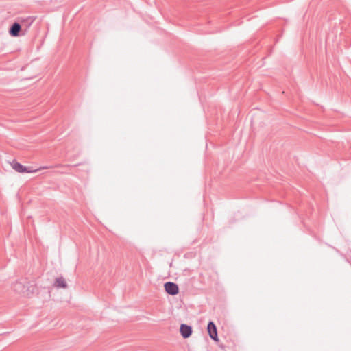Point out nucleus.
Listing matches in <instances>:
<instances>
[{"instance_id":"f257e3e1","label":"nucleus","mask_w":351,"mask_h":351,"mask_svg":"<svg viewBox=\"0 0 351 351\" xmlns=\"http://www.w3.org/2000/svg\"><path fill=\"white\" fill-rule=\"evenodd\" d=\"M12 167L13 169H14L16 172L24 173H36L42 169H47L50 168L51 167L48 166H42L38 169H33L32 167H26L23 165L22 164L18 162L16 160H13L12 162Z\"/></svg>"},{"instance_id":"f03ea898","label":"nucleus","mask_w":351,"mask_h":351,"mask_svg":"<svg viewBox=\"0 0 351 351\" xmlns=\"http://www.w3.org/2000/svg\"><path fill=\"white\" fill-rule=\"evenodd\" d=\"M164 288L167 293L170 295H176L179 293L178 285L173 282H166Z\"/></svg>"},{"instance_id":"7ed1b4c3","label":"nucleus","mask_w":351,"mask_h":351,"mask_svg":"<svg viewBox=\"0 0 351 351\" xmlns=\"http://www.w3.org/2000/svg\"><path fill=\"white\" fill-rule=\"evenodd\" d=\"M207 331L209 337L215 341H219L217 328L213 321H209L207 325Z\"/></svg>"},{"instance_id":"20e7f679","label":"nucleus","mask_w":351,"mask_h":351,"mask_svg":"<svg viewBox=\"0 0 351 351\" xmlns=\"http://www.w3.org/2000/svg\"><path fill=\"white\" fill-rule=\"evenodd\" d=\"M180 332L184 339H187L193 332L192 327L186 324H182L180 327Z\"/></svg>"},{"instance_id":"39448f33","label":"nucleus","mask_w":351,"mask_h":351,"mask_svg":"<svg viewBox=\"0 0 351 351\" xmlns=\"http://www.w3.org/2000/svg\"><path fill=\"white\" fill-rule=\"evenodd\" d=\"M21 30V25L18 22L13 23L10 29L9 34L13 37H17L20 35V31Z\"/></svg>"},{"instance_id":"423d86ee","label":"nucleus","mask_w":351,"mask_h":351,"mask_svg":"<svg viewBox=\"0 0 351 351\" xmlns=\"http://www.w3.org/2000/svg\"><path fill=\"white\" fill-rule=\"evenodd\" d=\"M53 285L57 288L66 289L67 287V283L62 276L57 278Z\"/></svg>"},{"instance_id":"0eeeda50","label":"nucleus","mask_w":351,"mask_h":351,"mask_svg":"<svg viewBox=\"0 0 351 351\" xmlns=\"http://www.w3.org/2000/svg\"><path fill=\"white\" fill-rule=\"evenodd\" d=\"M13 289L17 293H23L26 291V287L21 282L16 281L13 285Z\"/></svg>"},{"instance_id":"6e6552de","label":"nucleus","mask_w":351,"mask_h":351,"mask_svg":"<svg viewBox=\"0 0 351 351\" xmlns=\"http://www.w3.org/2000/svg\"><path fill=\"white\" fill-rule=\"evenodd\" d=\"M25 21H27V27H29L32 23L34 22V18H32V17H28L25 19Z\"/></svg>"}]
</instances>
